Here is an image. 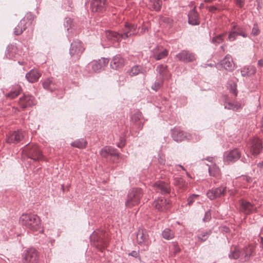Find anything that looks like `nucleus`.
I'll list each match as a JSON object with an SVG mask.
<instances>
[{
  "label": "nucleus",
  "instance_id": "1",
  "mask_svg": "<svg viewBox=\"0 0 263 263\" xmlns=\"http://www.w3.org/2000/svg\"><path fill=\"white\" fill-rule=\"evenodd\" d=\"M20 223L29 230L36 231L41 226L40 217L33 214H23L20 218Z\"/></svg>",
  "mask_w": 263,
  "mask_h": 263
},
{
  "label": "nucleus",
  "instance_id": "2",
  "mask_svg": "<svg viewBox=\"0 0 263 263\" xmlns=\"http://www.w3.org/2000/svg\"><path fill=\"white\" fill-rule=\"evenodd\" d=\"M143 193L141 189H133L128 193L125 203L126 206L132 208L138 205L142 196Z\"/></svg>",
  "mask_w": 263,
  "mask_h": 263
},
{
  "label": "nucleus",
  "instance_id": "3",
  "mask_svg": "<svg viewBox=\"0 0 263 263\" xmlns=\"http://www.w3.org/2000/svg\"><path fill=\"white\" fill-rule=\"evenodd\" d=\"M23 153L29 158L40 161L43 159V155L38 147L35 145H27L23 151Z\"/></svg>",
  "mask_w": 263,
  "mask_h": 263
},
{
  "label": "nucleus",
  "instance_id": "4",
  "mask_svg": "<svg viewBox=\"0 0 263 263\" xmlns=\"http://www.w3.org/2000/svg\"><path fill=\"white\" fill-rule=\"evenodd\" d=\"M238 35H241L243 37H246L247 36V33L243 28L232 23L227 40L230 42H233L236 40Z\"/></svg>",
  "mask_w": 263,
  "mask_h": 263
},
{
  "label": "nucleus",
  "instance_id": "5",
  "mask_svg": "<svg viewBox=\"0 0 263 263\" xmlns=\"http://www.w3.org/2000/svg\"><path fill=\"white\" fill-rule=\"evenodd\" d=\"M240 211L245 214L248 215L257 212L258 206L254 202L245 199L239 200Z\"/></svg>",
  "mask_w": 263,
  "mask_h": 263
},
{
  "label": "nucleus",
  "instance_id": "6",
  "mask_svg": "<svg viewBox=\"0 0 263 263\" xmlns=\"http://www.w3.org/2000/svg\"><path fill=\"white\" fill-rule=\"evenodd\" d=\"M136 241L140 246L148 247L151 243V241L146 230L143 228L138 229L137 233Z\"/></svg>",
  "mask_w": 263,
  "mask_h": 263
},
{
  "label": "nucleus",
  "instance_id": "7",
  "mask_svg": "<svg viewBox=\"0 0 263 263\" xmlns=\"http://www.w3.org/2000/svg\"><path fill=\"white\" fill-rule=\"evenodd\" d=\"M248 147L250 153L256 157L262 151V142L259 138H254L250 141Z\"/></svg>",
  "mask_w": 263,
  "mask_h": 263
},
{
  "label": "nucleus",
  "instance_id": "8",
  "mask_svg": "<svg viewBox=\"0 0 263 263\" xmlns=\"http://www.w3.org/2000/svg\"><path fill=\"white\" fill-rule=\"evenodd\" d=\"M39 260V254L34 249H29L23 259V263H38Z\"/></svg>",
  "mask_w": 263,
  "mask_h": 263
},
{
  "label": "nucleus",
  "instance_id": "9",
  "mask_svg": "<svg viewBox=\"0 0 263 263\" xmlns=\"http://www.w3.org/2000/svg\"><path fill=\"white\" fill-rule=\"evenodd\" d=\"M91 241L94 245L99 248L101 251L107 246V241L102 236H99L97 233H93L91 236Z\"/></svg>",
  "mask_w": 263,
  "mask_h": 263
},
{
  "label": "nucleus",
  "instance_id": "10",
  "mask_svg": "<svg viewBox=\"0 0 263 263\" xmlns=\"http://www.w3.org/2000/svg\"><path fill=\"white\" fill-rule=\"evenodd\" d=\"M176 57L184 63L193 62L196 60L195 54L188 50H182L176 55Z\"/></svg>",
  "mask_w": 263,
  "mask_h": 263
},
{
  "label": "nucleus",
  "instance_id": "11",
  "mask_svg": "<svg viewBox=\"0 0 263 263\" xmlns=\"http://www.w3.org/2000/svg\"><path fill=\"white\" fill-rule=\"evenodd\" d=\"M153 206L155 209L163 211L170 207V201L165 198H159L154 202Z\"/></svg>",
  "mask_w": 263,
  "mask_h": 263
},
{
  "label": "nucleus",
  "instance_id": "12",
  "mask_svg": "<svg viewBox=\"0 0 263 263\" xmlns=\"http://www.w3.org/2000/svg\"><path fill=\"white\" fill-rule=\"evenodd\" d=\"M109 60L107 59L101 58L98 60L93 61L89 64L92 70L97 72L105 67L108 63Z\"/></svg>",
  "mask_w": 263,
  "mask_h": 263
},
{
  "label": "nucleus",
  "instance_id": "13",
  "mask_svg": "<svg viewBox=\"0 0 263 263\" xmlns=\"http://www.w3.org/2000/svg\"><path fill=\"white\" fill-rule=\"evenodd\" d=\"M240 157V153L237 149L230 152H227L224 155V161L228 163L233 162L238 160Z\"/></svg>",
  "mask_w": 263,
  "mask_h": 263
},
{
  "label": "nucleus",
  "instance_id": "14",
  "mask_svg": "<svg viewBox=\"0 0 263 263\" xmlns=\"http://www.w3.org/2000/svg\"><path fill=\"white\" fill-rule=\"evenodd\" d=\"M18 104L23 109L30 107L35 104L34 98L30 95H24L20 99Z\"/></svg>",
  "mask_w": 263,
  "mask_h": 263
},
{
  "label": "nucleus",
  "instance_id": "15",
  "mask_svg": "<svg viewBox=\"0 0 263 263\" xmlns=\"http://www.w3.org/2000/svg\"><path fill=\"white\" fill-rule=\"evenodd\" d=\"M154 189L162 194H168L171 191L169 184L164 181H159L153 184Z\"/></svg>",
  "mask_w": 263,
  "mask_h": 263
},
{
  "label": "nucleus",
  "instance_id": "16",
  "mask_svg": "<svg viewBox=\"0 0 263 263\" xmlns=\"http://www.w3.org/2000/svg\"><path fill=\"white\" fill-rule=\"evenodd\" d=\"M240 260L241 261L248 260L252 255L254 251V247L252 246L249 245L248 247L240 249Z\"/></svg>",
  "mask_w": 263,
  "mask_h": 263
},
{
  "label": "nucleus",
  "instance_id": "17",
  "mask_svg": "<svg viewBox=\"0 0 263 263\" xmlns=\"http://www.w3.org/2000/svg\"><path fill=\"white\" fill-rule=\"evenodd\" d=\"M137 26L130 23H126L123 30V32L121 33V37L126 39L128 36L136 34Z\"/></svg>",
  "mask_w": 263,
  "mask_h": 263
},
{
  "label": "nucleus",
  "instance_id": "18",
  "mask_svg": "<svg viewBox=\"0 0 263 263\" xmlns=\"http://www.w3.org/2000/svg\"><path fill=\"white\" fill-rule=\"evenodd\" d=\"M24 132L18 130L10 133L7 139V142L10 143H16L19 142L24 137Z\"/></svg>",
  "mask_w": 263,
  "mask_h": 263
},
{
  "label": "nucleus",
  "instance_id": "19",
  "mask_svg": "<svg viewBox=\"0 0 263 263\" xmlns=\"http://www.w3.org/2000/svg\"><path fill=\"white\" fill-rule=\"evenodd\" d=\"M84 50L82 43L80 41H74L71 44L70 53L71 55H79Z\"/></svg>",
  "mask_w": 263,
  "mask_h": 263
},
{
  "label": "nucleus",
  "instance_id": "20",
  "mask_svg": "<svg viewBox=\"0 0 263 263\" xmlns=\"http://www.w3.org/2000/svg\"><path fill=\"white\" fill-rule=\"evenodd\" d=\"M226 191V187H220L210 190L207 192V196L211 200H213L224 195Z\"/></svg>",
  "mask_w": 263,
  "mask_h": 263
},
{
  "label": "nucleus",
  "instance_id": "21",
  "mask_svg": "<svg viewBox=\"0 0 263 263\" xmlns=\"http://www.w3.org/2000/svg\"><path fill=\"white\" fill-rule=\"evenodd\" d=\"M125 64L124 59L119 54L113 57L110 62V67L114 69H119L123 67Z\"/></svg>",
  "mask_w": 263,
  "mask_h": 263
},
{
  "label": "nucleus",
  "instance_id": "22",
  "mask_svg": "<svg viewBox=\"0 0 263 263\" xmlns=\"http://www.w3.org/2000/svg\"><path fill=\"white\" fill-rule=\"evenodd\" d=\"M106 7L105 0H92L91 8L93 12H102L105 10Z\"/></svg>",
  "mask_w": 263,
  "mask_h": 263
},
{
  "label": "nucleus",
  "instance_id": "23",
  "mask_svg": "<svg viewBox=\"0 0 263 263\" xmlns=\"http://www.w3.org/2000/svg\"><path fill=\"white\" fill-rule=\"evenodd\" d=\"M29 18L28 16L24 17L21 20L17 26L15 28L14 33L15 35L21 34L27 28V24L29 22Z\"/></svg>",
  "mask_w": 263,
  "mask_h": 263
},
{
  "label": "nucleus",
  "instance_id": "24",
  "mask_svg": "<svg viewBox=\"0 0 263 263\" xmlns=\"http://www.w3.org/2000/svg\"><path fill=\"white\" fill-rule=\"evenodd\" d=\"M221 65L225 69L229 71H232L235 68V65L233 59L229 55H226L221 61Z\"/></svg>",
  "mask_w": 263,
  "mask_h": 263
},
{
  "label": "nucleus",
  "instance_id": "25",
  "mask_svg": "<svg viewBox=\"0 0 263 263\" xmlns=\"http://www.w3.org/2000/svg\"><path fill=\"white\" fill-rule=\"evenodd\" d=\"M168 54L167 50L162 47H158L153 51V57L157 60H160Z\"/></svg>",
  "mask_w": 263,
  "mask_h": 263
},
{
  "label": "nucleus",
  "instance_id": "26",
  "mask_svg": "<svg viewBox=\"0 0 263 263\" xmlns=\"http://www.w3.org/2000/svg\"><path fill=\"white\" fill-rule=\"evenodd\" d=\"M41 76V73L36 70L32 69L27 73L26 78L31 83L36 82Z\"/></svg>",
  "mask_w": 263,
  "mask_h": 263
},
{
  "label": "nucleus",
  "instance_id": "27",
  "mask_svg": "<svg viewBox=\"0 0 263 263\" xmlns=\"http://www.w3.org/2000/svg\"><path fill=\"white\" fill-rule=\"evenodd\" d=\"M100 155L104 158H107L109 155L119 157V154L116 152L114 148L110 146H106L102 149Z\"/></svg>",
  "mask_w": 263,
  "mask_h": 263
},
{
  "label": "nucleus",
  "instance_id": "28",
  "mask_svg": "<svg viewBox=\"0 0 263 263\" xmlns=\"http://www.w3.org/2000/svg\"><path fill=\"white\" fill-rule=\"evenodd\" d=\"M156 71L159 74L160 79H167L170 77V73L167 69V66L159 65L156 68Z\"/></svg>",
  "mask_w": 263,
  "mask_h": 263
},
{
  "label": "nucleus",
  "instance_id": "29",
  "mask_svg": "<svg viewBox=\"0 0 263 263\" xmlns=\"http://www.w3.org/2000/svg\"><path fill=\"white\" fill-rule=\"evenodd\" d=\"M189 23L193 25L199 24V21L198 18V13L194 8L193 10L190 11L189 15Z\"/></svg>",
  "mask_w": 263,
  "mask_h": 263
},
{
  "label": "nucleus",
  "instance_id": "30",
  "mask_svg": "<svg viewBox=\"0 0 263 263\" xmlns=\"http://www.w3.org/2000/svg\"><path fill=\"white\" fill-rule=\"evenodd\" d=\"M256 68L253 66L244 67L241 71L243 77H249L254 75L256 73Z\"/></svg>",
  "mask_w": 263,
  "mask_h": 263
},
{
  "label": "nucleus",
  "instance_id": "31",
  "mask_svg": "<svg viewBox=\"0 0 263 263\" xmlns=\"http://www.w3.org/2000/svg\"><path fill=\"white\" fill-rule=\"evenodd\" d=\"M225 108L228 109H232L233 110H237L241 108L242 105L239 102H226Z\"/></svg>",
  "mask_w": 263,
  "mask_h": 263
},
{
  "label": "nucleus",
  "instance_id": "32",
  "mask_svg": "<svg viewBox=\"0 0 263 263\" xmlns=\"http://www.w3.org/2000/svg\"><path fill=\"white\" fill-rule=\"evenodd\" d=\"M17 47L15 45H10L7 47L6 54L9 58H11L17 53Z\"/></svg>",
  "mask_w": 263,
  "mask_h": 263
},
{
  "label": "nucleus",
  "instance_id": "33",
  "mask_svg": "<svg viewBox=\"0 0 263 263\" xmlns=\"http://www.w3.org/2000/svg\"><path fill=\"white\" fill-rule=\"evenodd\" d=\"M187 184V183L182 178H177L175 179V185L180 190L182 191L186 190Z\"/></svg>",
  "mask_w": 263,
  "mask_h": 263
},
{
  "label": "nucleus",
  "instance_id": "34",
  "mask_svg": "<svg viewBox=\"0 0 263 263\" xmlns=\"http://www.w3.org/2000/svg\"><path fill=\"white\" fill-rule=\"evenodd\" d=\"M106 37L111 40L119 41L121 37V33L108 31L106 33Z\"/></svg>",
  "mask_w": 263,
  "mask_h": 263
},
{
  "label": "nucleus",
  "instance_id": "35",
  "mask_svg": "<svg viewBox=\"0 0 263 263\" xmlns=\"http://www.w3.org/2000/svg\"><path fill=\"white\" fill-rule=\"evenodd\" d=\"M21 88L20 86L16 87L14 90L7 93L6 96L10 99H14L20 95L21 91Z\"/></svg>",
  "mask_w": 263,
  "mask_h": 263
},
{
  "label": "nucleus",
  "instance_id": "36",
  "mask_svg": "<svg viewBox=\"0 0 263 263\" xmlns=\"http://www.w3.org/2000/svg\"><path fill=\"white\" fill-rule=\"evenodd\" d=\"M173 138L176 141H181L184 138V133L182 131L175 130L173 133Z\"/></svg>",
  "mask_w": 263,
  "mask_h": 263
},
{
  "label": "nucleus",
  "instance_id": "37",
  "mask_svg": "<svg viewBox=\"0 0 263 263\" xmlns=\"http://www.w3.org/2000/svg\"><path fill=\"white\" fill-rule=\"evenodd\" d=\"M209 171V174L211 176L218 177L220 175V170L215 164L210 165Z\"/></svg>",
  "mask_w": 263,
  "mask_h": 263
},
{
  "label": "nucleus",
  "instance_id": "38",
  "mask_svg": "<svg viewBox=\"0 0 263 263\" xmlns=\"http://www.w3.org/2000/svg\"><path fill=\"white\" fill-rule=\"evenodd\" d=\"M87 142L84 139H80L76 140L71 143L72 146L78 147L79 148H84L86 146Z\"/></svg>",
  "mask_w": 263,
  "mask_h": 263
},
{
  "label": "nucleus",
  "instance_id": "39",
  "mask_svg": "<svg viewBox=\"0 0 263 263\" xmlns=\"http://www.w3.org/2000/svg\"><path fill=\"white\" fill-rule=\"evenodd\" d=\"M141 70L142 68L140 66L136 65L128 71V73L129 76L133 77L138 75L141 72Z\"/></svg>",
  "mask_w": 263,
  "mask_h": 263
},
{
  "label": "nucleus",
  "instance_id": "40",
  "mask_svg": "<svg viewBox=\"0 0 263 263\" xmlns=\"http://www.w3.org/2000/svg\"><path fill=\"white\" fill-rule=\"evenodd\" d=\"M162 236L163 237L167 240H170L174 238V234L173 232H172L169 229H165L162 232Z\"/></svg>",
  "mask_w": 263,
  "mask_h": 263
},
{
  "label": "nucleus",
  "instance_id": "41",
  "mask_svg": "<svg viewBox=\"0 0 263 263\" xmlns=\"http://www.w3.org/2000/svg\"><path fill=\"white\" fill-rule=\"evenodd\" d=\"M150 3L154 10L155 11H159L160 10L162 6L161 0H150Z\"/></svg>",
  "mask_w": 263,
  "mask_h": 263
},
{
  "label": "nucleus",
  "instance_id": "42",
  "mask_svg": "<svg viewBox=\"0 0 263 263\" xmlns=\"http://www.w3.org/2000/svg\"><path fill=\"white\" fill-rule=\"evenodd\" d=\"M240 251L238 248L235 247L232 250L229 254V257L235 259L240 258Z\"/></svg>",
  "mask_w": 263,
  "mask_h": 263
},
{
  "label": "nucleus",
  "instance_id": "43",
  "mask_svg": "<svg viewBox=\"0 0 263 263\" xmlns=\"http://www.w3.org/2000/svg\"><path fill=\"white\" fill-rule=\"evenodd\" d=\"M53 85L52 79H47L43 83V86L44 88L47 89H52V85Z\"/></svg>",
  "mask_w": 263,
  "mask_h": 263
},
{
  "label": "nucleus",
  "instance_id": "44",
  "mask_svg": "<svg viewBox=\"0 0 263 263\" xmlns=\"http://www.w3.org/2000/svg\"><path fill=\"white\" fill-rule=\"evenodd\" d=\"M163 83V79H160L157 80L152 86V88L155 90L159 89L162 85Z\"/></svg>",
  "mask_w": 263,
  "mask_h": 263
},
{
  "label": "nucleus",
  "instance_id": "45",
  "mask_svg": "<svg viewBox=\"0 0 263 263\" xmlns=\"http://www.w3.org/2000/svg\"><path fill=\"white\" fill-rule=\"evenodd\" d=\"M226 33L219 34L213 39V42L215 43L219 44L222 42L224 39V36Z\"/></svg>",
  "mask_w": 263,
  "mask_h": 263
},
{
  "label": "nucleus",
  "instance_id": "46",
  "mask_svg": "<svg viewBox=\"0 0 263 263\" xmlns=\"http://www.w3.org/2000/svg\"><path fill=\"white\" fill-rule=\"evenodd\" d=\"M198 197V195L193 194L190 197H189L187 199V204L189 205L192 204V203L194 202L195 199Z\"/></svg>",
  "mask_w": 263,
  "mask_h": 263
},
{
  "label": "nucleus",
  "instance_id": "47",
  "mask_svg": "<svg viewBox=\"0 0 263 263\" xmlns=\"http://www.w3.org/2000/svg\"><path fill=\"white\" fill-rule=\"evenodd\" d=\"M259 33V30L258 29V26L256 24L254 25L252 31V34L253 35H257Z\"/></svg>",
  "mask_w": 263,
  "mask_h": 263
},
{
  "label": "nucleus",
  "instance_id": "48",
  "mask_svg": "<svg viewBox=\"0 0 263 263\" xmlns=\"http://www.w3.org/2000/svg\"><path fill=\"white\" fill-rule=\"evenodd\" d=\"M209 235V234L208 233L205 232L199 235L198 237L199 240H201V241H204L207 239Z\"/></svg>",
  "mask_w": 263,
  "mask_h": 263
},
{
  "label": "nucleus",
  "instance_id": "49",
  "mask_svg": "<svg viewBox=\"0 0 263 263\" xmlns=\"http://www.w3.org/2000/svg\"><path fill=\"white\" fill-rule=\"evenodd\" d=\"M141 117V115L140 113H137L132 116V120L134 122H136L137 121L140 120Z\"/></svg>",
  "mask_w": 263,
  "mask_h": 263
},
{
  "label": "nucleus",
  "instance_id": "50",
  "mask_svg": "<svg viewBox=\"0 0 263 263\" xmlns=\"http://www.w3.org/2000/svg\"><path fill=\"white\" fill-rule=\"evenodd\" d=\"M245 0H236V4L240 7L242 8L245 5Z\"/></svg>",
  "mask_w": 263,
  "mask_h": 263
},
{
  "label": "nucleus",
  "instance_id": "51",
  "mask_svg": "<svg viewBox=\"0 0 263 263\" xmlns=\"http://www.w3.org/2000/svg\"><path fill=\"white\" fill-rule=\"evenodd\" d=\"M211 213L210 212H206L205 214V216H204V218L203 219V220L204 221H208L211 218Z\"/></svg>",
  "mask_w": 263,
  "mask_h": 263
},
{
  "label": "nucleus",
  "instance_id": "52",
  "mask_svg": "<svg viewBox=\"0 0 263 263\" xmlns=\"http://www.w3.org/2000/svg\"><path fill=\"white\" fill-rule=\"evenodd\" d=\"M72 21L71 18H66V21L65 22V25L68 27V25H69V27H71L70 24L72 23Z\"/></svg>",
  "mask_w": 263,
  "mask_h": 263
},
{
  "label": "nucleus",
  "instance_id": "53",
  "mask_svg": "<svg viewBox=\"0 0 263 263\" xmlns=\"http://www.w3.org/2000/svg\"><path fill=\"white\" fill-rule=\"evenodd\" d=\"M219 9L216 6H210L209 8V10L210 12H214L215 11L218 10Z\"/></svg>",
  "mask_w": 263,
  "mask_h": 263
},
{
  "label": "nucleus",
  "instance_id": "54",
  "mask_svg": "<svg viewBox=\"0 0 263 263\" xmlns=\"http://www.w3.org/2000/svg\"><path fill=\"white\" fill-rule=\"evenodd\" d=\"M129 255H131V256L136 258L139 256V253L137 251H132L129 254Z\"/></svg>",
  "mask_w": 263,
  "mask_h": 263
},
{
  "label": "nucleus",
  "instance_id": "55",
  "mask_svg": "<svg viewBox=\"0 0 263 263\" xmlns=\"http://www.w3.org/2000/svg\"><path fill=\"white\" fill-rule=\"evenodd\" d=\"M258 65L259 66H263V60H259L258 61Z\"/></svg>",
  "mask_w": 263,
  "mask_h": 263
},
{
  "label": "nucleus",
  "instance_id": "56",
  "mask_svg": "<svg viewBox=\"0 0 263 263\" xmlns=\"http://www.w3.org/2000/svg\"><path fill=\"white\" fill-rule=\"evenodd\" d=\"M124 145V142H121L120 143L118 144V146L119 147H121Z\"/></svg>",
  "mask_w": 263,
  "mask_h": 263
},
{
  "label": "nucleus",
  "instance_id": "57",
  "mask_svg": "<svg viewBox=\"0 0 263 263\" xmlns=\"http://www.w3.org/2000/svg\"><path fill=\"white\" fill-rule=\"evenodd\" d=\"M258 165L259 166H260L261 167L263 168V161H261L260 163H259Z\"/></svg>",
  "mask_w": 263,
  "mask_h": 263
},
{
  "label": "nucleus",
  "instance_id": "58",
  "mask_svg": "<svg viewBox=\"0 0 263 263\" xmlns=\"http://www.w3.org/2000/svg\"><path fill=\"white\" fill-rule=\"evenodd\" d=\"M13 109L14 110V112L15 113H16L17 112L19 111V110L16 108H13Z\"/></svg>",
  "mask_w": 263,
  "mask_h": 263
},
{
  "label": "nucleus",
  "instance_id": "59",
  "mask_svg": "<svg viewBox=\"0 0 263 263\" xmlns=\"http://www.w3.org/2000/svg\"><path fill=\"white\" fill-rule=\"evenodd\" d=\"M208 160L210 162H213L214 161V159L213 158H209V159H208Z\"/></svg>",
  "mask_w": 263,
  "mask_h": 263
},
{
  "label": "nucleus",
  "instance_id": "60",
  "mask_svg": "<svg viewBox=\"0 0 263 263\" xmlns=\"http://www.w3.org/2000/svg\"><path fill=\"white\" fill-rule=\"evenodd\" d=\"M176 252H179V249H178L177 248H176V249L175 250Z\"/></svg>",
  "mask_w": 263,
  "mask_h": 263
},
{
  "label": "nucleus",
  "instance_id": "61",
  "mask_svg": "<svg viewBox=\"0 0 263 263\" xmlns=\"http://www.w3.org/2000/svg\"><path fill=\"white\" fill-rule=\"evenodd\" d=\"M243 178H244V179H245V178H246V179H247V181H248V180H248L249 179H248V178H247V177H243Z\"/></svg>",
  "mask_w": 263,
  "mask_h": 263
}]
</instances>
